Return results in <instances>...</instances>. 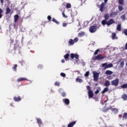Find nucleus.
<instances>
[{
  "label": "nucleus",
  "instance_id": "46",
  "mask_svg": "<svg viewBox=\"0 0 127 127\" xmlns=\"http://www.w3.org/2000/svg\"><path fill=\"white\" fill-rule=\"evenodd\" d=\"M62 14H63V17H64V18H67V17H68L67 15H65V13L64 12H62Z\"/></svg>",
  "mask_w": 127,
  "mask_h": 127
},
{
  "label": "nucleus",
  "instance_id": "17",
  "mask_svg": "<svg viewBox=\"0 0 127 127\" xmlns=\"http://www.w3.org/2000/svg\"><path fill=\"white\" fill-rule=\"evenodd\" d=\"M6 10V12H5V14H9V13H10V11H11V10H10V8L9 7H6V8L5 9Z\"/></svg>",
  "mask_w": 127,
  "mask_h": 127
},
{
  "label": "nucleus",
  "instance_id": "59",
  "mask_svg": "<svg viewBox=\"0 0 127 127\" xmlns=\"http://www.w3.org/2000/svg\"><path fill=\"white\" fill-rule=\"evenodd\" d=\"M108 101V100H105L104 101V103H107V101Z\"/></svg>",
  "mask_w": 127,
  "mask_h": 127
},
{
  "label": "nucleus",
  "instance_id": "60",
  "mask_svg": "<svg viewBox=\"0 0 127 127\" xmlns=\"http://www.w3.org/2000/svg\"><path fill=\"white\" fill-rule=\"evenodd\" d=\"M119 117H122V115H121V116H120V115H119Z\"/></svg>",
  "mask_w": 127,
  "mask_h": 127
},
{
  "label": "nucleus",
  "instance_id": "20",
  "mask_svg": "<svg viewBox=\"0 0 127 127\" xmlns=\"http://www.w3.org/2000/svg\"><path fill=\"white\" fill-rule=\"evenodd\" d=\"M69 56H70V55L69 54H66L64 56V59L66 60V61L69 60Z\"/></svg>",
  "mask_w": 127,
  "mask_h": 127
},
{
  "label": "nucleus",
  "instance_id": "51",
  "mask_svg": "<svg viewBox=\"0 0 127 127\" xmlns=\"http://www.w3.org/2000/svg\"><path fill=\"white\" fill-rule=\"evenodd\" d=\"M99 93H100V91L98 90V89H97L96 91H95V94L96 95H98V94H99Z\"/></svg>",
  "mask_w": 127,
  "mask_h": 127
},
{
  "label": "nucleus",
  "instance_id": "16",
  "mask_svg": "<svg viewBox=\"0 0 127 127\" xmlns=\"http://www.w3.org/2000/svg\"><path fill=\"white\" fill-rule=\"evenodd\" d=\"M37 122L38 123V125H39V127L42 125V121L40 118L37 119Z\"/></svg>",
  "mask_w": 127,
  "mask_h": 127
},
{
  "label": "nucleus",
  "instance_id": "2",
  "mask_svg": "<svg viewBox=\"0 0 127 127\" xmlns=\"http://www.w3.org/2000/svg\"><path fill=\"white\" fill-rule=\"evenodd\" d=\"M78 41H79V39H78L77 37L75 38L73 40V39H70L68 42V45L69 46H72V45H74L75 43H77Z\"/></svg>",
  "mask_w": 127,
  "mask_h": 127
},
{
  "label": "nucleus",
  "instance_id": "62",
  "mask_svg": "<svg viewBox=\"0 0 127 127\" xmlns=\"http://www.w3.org/2000/svg\"><path fill=\"white\" fill-rule=\"evenodd\" d=\"M62 90V89H60V90Z\"/></svg>",
  "mask_w": 127,
  "mask_h": 127
},
{
  "label": "nucleus",
  "instance_id": "11",
  "mask_svg": "<svg viewBox=\"0 0 127 127\" xmlns=\"http://www.w3.org/2000/svg\"><path fill=\"white\" fill-rule=\"evenodd\" d=\"M13 100L14 101H15V102H20V101H21V97H20V96H14L13 97Z\"/></svg>",
  "mask_w": 127,
  "mask_h": 127
},
{
  "label": "nucleus",
  "instance_id": "43",
  "mask_svg": "<svg viewBox=\"0 0 127 127\" xmlns=\"http://www.w3.org/2000/svg\"><path fill=\"white\" fill-rule=\"evenodd\" d=\"M89 75H90V72L87 71V72L85 73L84 76H85V77H88V76H89Z\"/></svg>",
  "mask_w": 127,
  "mask_h": 127
},
{
  "label": "nucleus",
  "instance_id": "19",
  "mask_svg": "<svg viewBox=\"0 0 127 127\" xmlns=\"http://www.w3.org/2000/svg\"><path fill=\"white\" fill-rule=\"evenodd\" d=\"M109 110H110L109 108L105 107H104V108L103 109L102 111L103 112V113H107L108 112H109Z\"/></svg>",
  "mask_w": 127,
  "mask_h": 127
},
{
  "label": "nucleus",
  "instance_id": "36",
  "mask_svg": "<svg viewBox=\"0 0 127 127\" xmlns=\"http://www.w3.org/2000/svg\"><path fill=\"white\" fill-rule=\"evenodd\" d=\"M118 9L120 11H122L124 9V7L122 5L118 6Z\"/></svg>",
  "mask_w": 127,
  "mask_h": 127
},
{
  "label": "nucleus",
  "instance_id": "15",
  "mask_svg": "<svg viewBox=\"0 0 127 127\" xmlns=\"http://www.w3.org/2000/svg\"><path fill=\"white\" fill-rule=\"evenodd\" d=\"M117 30H118V31H122V25L121 24L117 25Z\"/></svg>",
  "mask_w": 127,
  "mask_h": 127
},
{
  "label": "nucleus",
  "instance_id": "40",
  "mask_svg": "<svg viewBox=\"0 0 127 127\" xmlns=\"http://www.w3.org/2000/svg\"><path fill=\"white\" fill-rule=\"evenodd\" d=\"M123 33H124L125 35H126V36H127V29H125L123 30Z\"/></svg>",
  "mask_w": 127,
  "mask_h": 127
},
{
  "label": "nucleus",
  "instance_id": "39",
  "mask_svg": "<svg viewBox=\"0 0 127 127\" xmlns=\"http://www.w3.org/2000/svg\"><path fill=\"white\" fill-rule=\"evenodd\" d=\"M55 86H58V87H60V82H58V81H56L55 83Z\"/></svg>",
  "mask_w": 127,
  "mask_h": 127
},
{
  "label": "nucleus",
  "instance_id": "22",
  "mask_svg": "<svg viewBox=\"0 0 127 127\" xmlns=\"http://www.w3.org/2000/svg\"><path fill=\"white\" fill-rule=\"evenodd\" d=\"M112 39H117V34L116 33H112Z\"/></svg>",
  "mask_w": 127,
  "mask_h": 127
},
{
  "label": "nucleus",
  "instance_id": "18",
  "mask_svg": "<svg viewBox=\"0 0 127 127\" xmlns=\"http://www.w3.org/2000/svg\"><path fill=\"white\" fill-rule=\"evenodd\" d=\"M14 21L15 22H17V20H18L19 18V16L18 15V14H16L14 15Z\"/></svg>",
  "mask_w": 127,
  "mask_h": 127
},
{
  "label": "nucleus",
  "instance_id": "21",
  "mask_svg": "<svg viewBox=\"0 0 127 127\" xmlns=\"http://www.w3.org/2000/svg\"><path fill=\"white\" fill-rule=\"evenodd\" d=\"M113 73H114V72H113V71H112L110 70H107L105 72V74L106 75H112L113 74Z\"/></svg>",
  "mask_w": 127,
  "mask_h": 127
},
{
  "label": "nucleus",
  "instance_id": "35",
  "mask_svg": "<svg viewBox=\"0 0 127 127\" xmlns=\"http://www.w3.org/2000/svg\"><path fill=\"white\" fill-rule=\"evenodd\" d=\"M124 65H125V62L124 61L121 62L120 63V67L121 68H124Z\"/></svg>",
  "mask_w": 127,
  "mask_h": 127
},
{
  "label": "nucleus",
  "instance_id": "6",
  "mask_svg": "<svg viewBox=\"0 0 127 127\" xmlns=\"http://www.w3.org/2000/svg\"><path fill=\"white\" fill-rule=\"evenodd\" d=\"M89 31L91 33H94L97 31V26H91L89 28Z\"/></svg>",
  "mask_w": 127,
  "mask_h": 127
},
{
  "label": "nucleus",
  "instance_id": "29",
  "mask_svg": "<svg viewBox=\"0 0 127 127\" xmlns=\"http://www.w3.org/2000/svg\"><path fill=\"white\" fill-rule=\"evenodd\" d=\"M75 81H76V82H77L78 83H82V82H83V80H82V79L79 78H76Z\"/></svg>",
  "mask_w": 127,
  "mask_h": 127
},
{
  "label": "nucleus",
  "instance_id": "31",
  "mask_svg": "<svg viewBox=\"0 0 127 127\" xmlns=\"http://www.w3.org/2000/svg\"><path fill=\"white\" fill-rule=\"evenodd\" d=\"M109 17H110V16L109 15V14H106L104 15V18H105L104 20H108V19H109Z\"/></svg>",
  "mask_w": 127,
  "mask_h": 127
},
{
  "label": "nucleus",
  "instance_id": "30",
  "mask_svg": "<svg viewBox=\"0 0 127 127\" xmlns=\"http://www.w3.org/2000/svg\"><path fill=\"white\" fill-rule=\"evenodd\" d=\"M122 99H123V100L124 101H127V94H123L122 95Z\"/></svg>",
  "mask_w": 127,
  "mask_h": 127
},
{
  "label": "nucleus",
  "instance_id": "47",
  "mask_svg": "<svg viewBox=\"0 0 127 127\" xmlns=\"http://www.w3.org/2000/svg\"><path fill=\"white\" fill-rule=\"evenodd\" d=\"M43 68V66L41 64H39L38 66V68L39 69H41Z\"/></svg>",
  "mask_w": 127,
  "mask_h": 127
},
{
  "label": "nucleus",
  "instance_id": "10",
  "mask_svg": "<svg viewBox=\"0 0 127 127\" xmlns=\"http://www.w3.org/2000/svg\"><path fill=\"white\" fill-rule=\"evenodd\" d=\"M88 94L89 99H92V98L94 97V93H93V91H92V90L88 91Z\"/></svg>",
  "mask_w": 127,
  "mask_h": 127
},
{
  "label": "nucleus",
  "instance_id": "26",
  "mask_svg": "<svg viewBox=\"0 0 127 127\" xmlns=\"http://www.w3.org/2000/svg\"><path fill=\"white\" fill-rule=\"evenodd\" d=\"M109 91V88L108 87H105L103 90L101 92L102 94H105L106 92H108Z\"/></svg>",
  "mask_w": 127,
  "mask_h": 127
},
{
  "label": "nucleus",
  "instance_id": "53",
  "mask_svg": "<svg viewBox=\"0 0 127 127\" xmlns=\"http://www.w3.org/2000/svg\"><path fill=\"white\" fill-rule=\"evenodd\" d=\"M13 42H14V41H13V40L10 39V43H11V44H12V43H13Z\"/></svg>",
  "mask_w": 127,
  "mask_h": 127
},
{
  "label": "nucleus",
  "instance_id": "56",
  "mask_svg": "<svg viewBox=\"0 0 127 127\" xmlns=\"http://www.w3.org/2000/svg\"><path fill=\"white\" fill-rule=\"evenodd\" d=\"M0 0V2L1 3H2V4L3 3V0Z\"/></svg>",
  "mask_w": 127,
  "mask_h": 127
},
{
  "label": "nucleus",
  "instance_id": "14",
  "mask_svg": "<svg viewBox=\"0 0 127 127\" xmlns=\"http://www.w3.org/2000/svg\"><path fill=\"white\" fill-rule=\"evenodd\" d=\"M105 6V3L102 2L100 6V11H103L104 10V7Z\"/></svg>",
  "mask_w": 127,
  "mask_h": 127
},
{
  "label": "nucleus",
  "instance_id": "55",
  "mask_svg": "<svg viewBox=\"0 0 127 127\" xmlns=\"http://www.w3.org/2000/svg\"><path fill=\"white\" fill-rule=\"evenodd\" d=\"M108 0H104L105 3H107L108 2Z\"/></svg>",
  "mask_w": 127,
  "mask_h": 127
},
{
  "label": "nucleus",
  "instance_id": "13",
  "mask_svg": "<svg viewBox=\"0 0 127 127\" xmlns=\"http://www.w3.org/2000/svg\"><path fill=\"white\" fill-rule=\"evenodd\" d=\"M76 121H73L67 125V127H73L76 125Z\"/></svg>",
  "mask_w": 127,
  "mask_h": 127
},
{
  "label": "nucleus",
  "instance_id": "57",
  "mask_svg": "<svg viewBox=\"0 0 127 127\" xmlns=\"http://www.w3.org/2000/svg\"><path fill=\"white\" fill-rule=\"evenodd\" d=\"M14 50H16V48H15V46H14Z\"/></svg>",
  "mask_w": 127,
  "mask_h": 127
},
{
  "label": "nucleus",
  "instance_id": "61",
  "mask_svg": "<svg viewBox=\"0 0 127 127\" xmlns=\"http://www.w3.org/2000/svg\"><path fill=\"white\" fill-rule=\"evenodd\" d=\"M119 117H122V115H121V116H120V115H119Z\"/></svg>",
  "mask_w": 127,
  "mask_h": 127
},
{
  "label": "nucleus",
  "instance_id": "5",
  "mask_svg": "<svg viewBox=\"0 0 127 127\" xmlns=\"http://www.w3.org/2000/svg\"><path fill=\"white\" fill-rule=\"evenodd\" d=\"M114 65L113 64H108L107 63H104L102 64V67H105L104 69H108V68H112Z\"/></svg>",
  "mask_w": 127,
  "mask_h": 127
},
{
  "label": "nucleus",
  "instance_id": "52",
  "mask_svg": "<svg viewBox=\"0 0 127 127\" xmlns=\"http://www.w3.org/2000/svg\"><path fill=\"white\" fill-rule=\"evenodd\" d=\"M63 26L64 27H66V26H67V23H63Z\"/></svg>",
  "mask_w": 127,
  "mask_h": 127
},
{
  "label": "nucleus",
  "instance_id": "27",
  "mask_svg": "<svg viewBox=\"0 0 127 127\" xmlns=\"http://www.w3.org/2000/svg\"><path fill=\"white\" fill-rule=\"evenodd\" d=\"M13 71L16 72L17 69V64H15L14 66L12 67Z\"/></svg>",
  "mask_w": 127,
  "mask_h": 127
},
{
  "label": "nucleus",
  "instance_id": "32",
  "mask_svg": "<svg viewBox=\"0 0 127 127\" xmlns=\"http://www.w3.org/2000/svg\"><path fill=\"white\" fill-rule=\"evenodd\" d=\"M79 36L80 37H82L85 35V33L84 32H80V33H78Z\"/></svg>",
  "mask_w": 127,
  "mask_h": 127
},
{
  "label": "nucleus",
  "instance_id": "38",
  "mask_svg": "<svg viewBox=\"0 0 127 127\" xmlns=\"http://www.w3.org/2000/svg\"><path fill=\"white\" fill-rule=\"evenodd\" d=\"M2 12H3V11H2V9L0 8V18H1L2 17Z\"/></svg>",
  "mask_w": 127,
  "mask_h": 127
},
{
  "label": "nucleus",
  "instance_id": "4",
  "mask_svg": "<svg viewBox=\"0 0 127 127\" xmlns=\"http://www.w3.org/2000/svg\"><path fill=\"white\" fill-rule=\"evenodd\" d=\"M105 58H106V56H102V55H98L93 59V60H102Z\"/></svg>",
  "mask_w": 127,
  "mask_h": 127
},
{
  "label": "nucleus",
  "instance_id": "33",
  "mask_svg": "<svg viewBox=\"0 0 127 127\" xmlns=\"http://www.w3.org/2000/svg\"><path fill=\"white\" fill-rule=\"evenodd\" d=\"M122 20H126V14H124L121 16Z\"/></svg>",
  "mask_w": 127,
  "mask_h": 127
},
{
  "label": "nucleus",
  "instance_id": "34",
  "mask_svg": "<svg viewBox=\"0 0 127 127\" xmlns=\"http://www.w3.org/2000/svg\"><path fill=\"white\" fill-rule=\"evenodd\" d=\"M52 21H53V22H55L57 24H59V22L54 18H53Z\"/></svg>",
  "mask_w": 127,
  "mask_h": 127
},
{
  "label": "nucleus",
  "instance_id": "7",
  "mask_svg": "<svg viewBox=\"0 0 127 127\" xmlns=\"http://www.w3.org/2000/svg\"><path fill=\"white\" fill-rule=\"evenodd\" d=\"M93 78L94 81H98L99 80V73L94 71Z\"/></svg>",
  "mask_w": 127,
  "mask_h": 127
},
{
  "label": "nucleus",
  "instance_id": "41",
  "mask_svg": "<svg viewBox=\"0 0 127 127\" xmlns=\"http://www.w3.org/2000/svg\"><path fill=\"white\" fill-rule=\"evenodd\" d=\"M86 89H87V91H88V92H89V91H92L91 90V87H90L89 85L86 86Z\"/></svg>",
  "mask_w": 127,
  "mask_h": 127
},
{
  "label": "nucleus",
  "instance_id": "1",
  "mask_svg": "<svg viewBox=\"0 0 127 127\" xmlns=\"http://www.w3.org/2000/svg\"><path fill=\"white\" fill-rule=\"evenodd\" d=\"M101 23L103 25H111V24H113V23H116V21L114 20V19H110L109 20V21L107 22L106 20H103L102 21Z\"/></svg>",
  "mask_w": 127,
  "mask_h": 127
},
{
  "label": "nucleus",
  "instance_id": "42",
  "mask_svg": "<svg viewBox=\"0 0 127 127\" xmlns=\"http://www.w3.org/2000/svg\"><path fill=\"white\" fill-rule=\"evenodd\" d=\"M123 119H127V113H125L124 114L123 116Z\"/></svg>",
  "mask_w": 127,
  "mask_h": 127
},
{
  "label": "nucleus",
  "instance_id": "9",
  "mask_svg": "<svg viewBox=\"0 0 127 127\" xmlns=\"http://www.w3.org/2000/svg\"><path fill=\"white\" fill-rule=\"evenodd\" d=\"M22 81H27V78H26V77H19L17 79L18 83L22 82Z\"/></svg>",
  "mask_w": 127,
  "mask_h": 127
},
{
  "label": "nucleus",
  "instance_id": "48",
  "mask_svg": "<svg viewBox=\"0 0 127 127\" xmlns=\"http://www.w3.org/2000/svg\"><path fill=\"white\" fill-rule=\"evenodd\" d=\"M61 76H62V77H66V74L64 72H61Z\"/></svg>",
  "mask_w": 127,
  "mask_h": 127
},
{
  "label": "nucleus",
  "instance_id": "44",
  "mask_svg": "<svg viewBox=\"0 0 127 127\" xmlns=\"http://www.w3.org/2000/svg\"><path fill=\"white\" fill-rule=\"evenodd\" d=\"M66 8H71V4L67 3L66 6Z\"/></svg>",
  "mask_w": 127,
  "mask_h": 127
},
{
  "label": "nucleus",
  "instance_id": "8",
  "mask_svg": "<svg viewBox=\"0 0 127 127\" xmlns=\"http://www.w3.org/2000/svg\"><path fill=\"white\" fill-rule=\"evenodd\" d=\"M70 58L71 59H74V58H75V59H79V55L76 54L71 53L70 54Z\"/></svg>",
  "mask_w": 127,
  "mask_h": 127
},
{
  "label": "nucleus",
  "instance_id": "24",
  "mask_svg": "<svg viewBox=\"0 0 127 127\" xmlns=\"http://www.w3.org/2000/svg\"><path fill=\"white\" fill-rule=\"evenodd\" d=\"M104 85L106 87H109V86H110V85H111V83H110V81L107 80V81H105Z\"/></svg>",
  "mask_w": 127,
  "mask_h": 127
},
{
  "label": "nucleus",
  "instance_id": "25",
  "mask_svg": "<svg viewBox=\"0 0 127 127\" xmlns=\"http://www.w3.org/2000/svg\"><path fill=\"white\" fill-rule=\"evenodd\" d=\"M118 14V13L117 12H112L110 13V16L111 17H113V16H116Z\"/></svg>",
  "mask_w": 127,
  "mask_h": 127
},
{
  "label": "nucleus",
  "instance_id": "37",
  "mask_svg": "<svg viewBox=\"0 0 127 127\" xmlns=\"http://www.w3.org/2000/svg\"><path fill=\"white\" fill-rule=\"evenodd\" d=\"M121 88L122 89H126L127 88V84H124L122 85H121Z\"/></svg>",
  "mask_w": 127,
  "mask_h": 127
},
{
  "label": "nucleus",
  "instance_id": "50",
  "mask_svg": "<svg viewBox=\"0 0 127 127\" xmlns=\"http://www.w3.org/2000/svg\"><path fill=\"white\" fill-rule=\"evenodd\" d=\"M47 18L49 21H51V18H52L51 16L50 15L48 16Z\"/></svg>",
  "mask_w": 127,
  "mask_h": 127
},
{
  "label": "nucleus",
  "instance_id": "54",
  "mask_svg": "<svg viewBox=\"0 0 127 127\" xmlns=\"http://www.w3.org/2000/svg\"><path fill=\"white\" fill-rule=\"evenodd\" d=\"M61 62L62 63H65V60L64 59H63L62 61H61Z\"/></svg>",
  "mask_w": 127,
  "mask_h": 127
},
{
  "label": "nucleus",
  "instance_id": "3",
  "mask_svg": "<svg viewBox=\"0 0 127 127\" xmlns=\"http://www.w3.org/2000/svg\"><path fill=\"white\" fill-rule=\"evenodd\" d=\"M119 82L120 80L119 79L116 78V79H114L111 81V85L112 86H115V87H117V86H119Z\"/></svg>",
  "mask_w": 127,
  "mask_h": 127
},
{
  "label": "nucleus",
  "instance_id": "23",
  "mask_svg": "<svg viewBox=\"0 0 127 127\" xmlns=\"http://www.w3.org/2000/svg\"><path fill=\"white\" fill-rule=\"evenodd\" d=\"M118 3L120 5H123L125 3V0H118Z\"/></svg>",
  "mask_w": 127,
  "mask_h": 127
},
{
  "label": "nucleus",
  "instance_id": "28",
  "mask_svg": "<svg viewBox=\"0 0 127 127\" xmlns=\"http://www.w3.org/2000/svg\"><path fill=\"white\" fill-rule=\"evenodd\" d=\"M110 109L112 111V112H115V113H118V109L114 108L112 107H111Z\"/></svg>",
  "mask_w": 127,
  "mask_h": 127
},
{
  "label": "nucleus",
  "instance_id": "12",
  "mask_svg": "<svg viewBox=\"0 0 127 127\" xmlns=\"http://www.w3.org/2000/svg\"><path fill=\"white\" fill-rule=\"evenodd\" d=\"M64 103L67 106H68V105H69L70 104V100H69L68 99L66 98V99H64L63 100Z\"/></svg>",
  "mask_w": 127,
  "mask_h": 127
},
{
  "label": "nucleus",
  "instance_id": "49",
  "mask_svg": "<svg viewBox=\"0 0 127 127\" xmlns=\"http://www.w3.org/2000/svg\"><path fill=\"white\" fill-rule=\"evenodd\" d=\"M100 51L99 49H97L94 53V55H97L98 54V52Z\"/></svg>",
  "mask_w": 127,
  "mask_h": 127
},
{
  "label": "nucleus",
  "instance_id": "45",
  "mask_svg": "<svg viewBox=\"0 0 127 127\" xmlns=\"http://www.w3.org/2000/svg\"><path fill=\"white\" fill-rule=\"evenodd\" d=\"M61 95H62V97H66V92H63L62 93Z\"/></svg>",
  "mask_w": 127,
  "mask_h": 127
},
{
  "label": "nucleus",
  "instance_id": "58",
  "mask_svg": "<svg viewBox=\"0 0 127 127\" xmlns=\"http://www.w3.org/2000/svg\"><path fill=\"white\" fill-rule=\"evenodd\" d=\"M20 63H21V64H23V62H20Z\"/></svg>",
  "mask_w": 127,
  "mask_h": 127
}]
</instances>
